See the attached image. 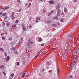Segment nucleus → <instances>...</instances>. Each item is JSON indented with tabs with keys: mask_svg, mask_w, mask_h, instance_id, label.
<instances>
[{
	"mask_svg": "<svg viewBox=\"0 0 79 79\" xmlns=\"http://www.w3.org/2000/svg\"><path fill=\"white\" fill-rule=\"evenodd\" d=\"M60 14H61V10H58L57 11V15L60 16Z\"/></svg>",
	"mask_w": 79,
	"mask_h": 79,
	"instance_id": "4",
	"label": "nucleus"
},
{
	"mask_svg": "<svg viewBox=\"0 0 79 79\" xmlns=\"http://www.w3.org/2000/svg\"><path fill=\"white\" fill-rule=\"evenodd\" d=\"M50 62H47L46 63V64L45 65H47V66H49V65H50Z\"/></svg>",
	"mask_w": 79,
	"mask_h": 79,
	"instance_id": "16",
	"label": "nucleus"
},
{
	"mask_svg": "<svg viewBox=\"0 0 79 79\" xmlns=\"http://www.w3.org/2000/svg\"><path fill=\"white\" fill-rule=\"evenodd\" d=\"M42 39H41V38H39V42H41V41H42Z\"/></svg>",
	"mask_w": 79,
	"mask_h": 79,
	"instance_id": "24",
	"label": "nucleus"
},
{
	"mask_svg": "<svg viewBox=\"0 0 79 79\" xmlns=\"http://www.w3.org/2000/svg\"><path fill=\"white\" fill-rule=\"evenodd\" d=\"M40 55V54H39L38 55Z\"/></svg>",
	"mask_w": 79,
	"mask_h": 79,
	"instance_id": "64",
	"label": "nucleus"
},
{
	"mask_svg": "<svg viewBox=\"0 0 79 79\" xmlns=\"http://www.w3.org/2000/svg\"><path fill=\"white\" fill-rule=\"evenodd\" d=\"M77 0H73V2H77Z\"/></svg>",
	"mask_w": 79,
	"mask_h": 79,
	"instance_id": "42",
	"label": "nucleus"
},
{
	"mask_svg": "<svg viewBox=\"0 0 79 79\" xmlns=\"http://www.w3.org/2000/svg\"><path fill=\"white\" fill-rule=\"evenodd\" d=\"M0 68H2V69H3V68H4V65H2V66H0Z\"/></svg>",
	"mask_w": 79,
	"mask_h": 79,
	"instance_id": "21",
	"label": "nucleus"
},
{
	"mask_svg": "<svg viewBox=\"0 0 79 79\" xmlns=\"http://www.w3.org/2000/svg\"><path fill=\"white\" fill-rule=\"evenodd\" d=\"M30 40H31L29 39V41L27 43L28 46H30L31 45V44H33V43L31 42V41Z\"/></svg>",
	"mask_w": 79,
	"mask_h": 79,
	"instance_id": "3",
	"label": "nucleus"
},
{
	"mask_svg": "<svg viewBox=\"0 0 79 79\" xmlns=\"http://www.w3.org/2000/svg\"><path fill=\"white\" fill-rule=\"evenodd\" d=\"M0 50H1V51H2V52H4L5 51V50L3 48H0Z\"/></svg>",
	"mask_w": 79,
	"mask_h": 79,
	"instance_id": "17",
	"label": "nucleus"
},
{
	"mask_svg": "<svg viewBox=\"0 0 79 79\" xmlns=\"http://www.w3.org/2000/svg\"><path fill=\"white\" fill-rule=\"evenodd\" d=\"M18 22H19V21H18V20H16V21H15V23H16V24H18Z\"/></svg>",
	"mask_w": 79,
	"mask_h": 79,
	"instance_id": "26",
	"label": "nucleus"
},
{
	"mask_svg": "<svg viewBox=\"0 0 79 79\" xmlns=\"http://www.w3.org/2000/svg\"><path fill=\"white\" fill-rule=\"evenodd\" d=\"M74 60H72V64H73V63H74Z\"/></svg>",
	"mask_w": 79,
	"mask_h": 79,
	"instance_id": "39",
	"label": "nucleus"
},
{
	"mask_svg": "<svg viewBox=\"0 0 79 79\" xmlns=\"http://www.w3.org/2000/svg\"><path fill=\"white\" fill-rule=\"evenodd\" d=\"M4 54L5 56H7V54H6V53H4Z\"/></svg>",
	"mask_w": 79,
	"mask_h": 79,
	"instance_id": "34",
	"label": "nucleus"
},
{
	"mask_svg": "<svg viewBox=\"0 0 79 79\" xmlns=\"http://www.w3.org/2000/svg\"><path fill=\"white\" fill-rule=\"evenodd\" d=\"M55 3V1H49V3H50V4H53Z\"/></svg>",
	"mask_w": 79,
	"mask_h": 79,
	"instance_id": "11",
	"label": "nucleus"
},
{
	"mask_svg": "<svg viewBox=\"0 0 79 79\" xmlns=\"http://www.w3.org/2000/svg\"><path fill=\"white\" fill-rule=\"evenodd\" d=\"M60 22H63V19L62 18L60 19Z\"/></svg>",
	"mask_w": 79,
	"mask_h": 79,
	"instance_id": "28",
	"label": "nucleus"
},
{
	"mask_svg": "<svg viewBox=\"0 0 79 79\" xmlns=\"http://www.w3.org/2000/svg\"><path fill=\"white\" fill-rule=\"evenodd\" d=\"M9 23H6V26H7L8 27L9 26Z\"/></svg>",
	"mask_w": 79,
	"mask_h": 79,
	"instance_id": "29",
	"label": "nucleus"
},
{
	"mask_svg": "<svg viewBox=\"0 0 79 79\" xmlns=\"http://www.w3.org/2000/svg\"><path fill=\"white\" fill-rule=\"evenodd\" d=\"M42 71H45V69H43L42 70Z\"/></svg>",
	"mask_w": 79,
	"mask_h": 79,
	"instance_id": "49",
	"label": "nucleus"
},
{
	"mask_svg": "<svg viewBox=\"0 0 79 79\" xmlns=\"http://www.w3.org/2000/svg\"><path fill=\"white\" fill-rule=\"evenodd\" d=\"M28 1H32V0H28Z\"/></svg>",
	"mask_w": 79,
	"mask_h": 79,
	"instance_id": "58",
	"label": "nucleus"
},
{
	"mask_svg": "<svg viewBox=\"0 0 79 79\" xmlns=\"http://www.w3.org/2000/svg\"><path fill=\"white\" fill-rule=\"evenodd\" d=\"M11 18H12V19H15V17L13 16V17H12Z\"/></svg>",
	"mask_w": 79,
	"mask_h": 79,
	"instance_id": "31",
	"label": "nucleus"
},
{
	"mask_svg": "<svg viewBox=\"0 0 79 79\" xmlns=\"http://www.w3.org/2000/svg\"><path fill=\"white\" fill-rule=\"evenodd\" d=\"M40 79H44V78H41Z\"/></svg>",
	"mask_w": 79,
	"mask_h": 79,
	"instance_id": "62",
	"label": "nucleus"
},
{
	"mask_svg": "<svg viewBox=\"0 0 79 79\" xmlns=\"http://www.w3.org/2000/svg\"><path fill=\"white\" fill-rule=\"evenodd\" d=\"M44 0H39V2H42V1H43Z\"/></svg>",
	"mask_w": 79,
	"mask_h": 79,
	"instance_id": "48",
	"label": "nucleus"
},
{
	"mask_svg": "<svg viewBox=\"0 0 79 79\" xmlns=\"http://www.w3.org/2000/svg\"><path fill=\"white\" fill-rule=\"evenodd\" d=\"M68 39H69V40H72V38L71 36H69L68 37Z\"/></svg>",
	"mask_w": 79,
	"mask_h": 79,
	"instance_id": "15",
	"label": "nucleus"
},
{
	"mask_svg": "<svg viewBox=\"0 0 79 79\" xmlns=\"http://www.w3.org/2000/svg\"><path fill=\"white\" fill-rule=\"evenodd\" d=\"M10 76L12 77H14V74L13 73H11L10 75Z\"/></svg>",
	"mask_w": 79,
	"mask_h": 79,
	"instance_id": "18",
	"label": "nucleus"
},
{
	"mask_svg": "<svg viewBox=\"0 0 79 79\" xmlns=\"http://www.w3.org/2000/svg\"><path fill=\"white\" fill-rule=\"evenodd\" d=\"M44 44H41V46H44Z\"/></svg>",
	"mask_w": 79,
	"mask_h": 79,
	"instance_id": "45",
	"label": "nucleus"
},
{
	"mask_svg": "<svg viewBox=\"0 0 79 79\" xmlns=\"http://www.w3.org/2000/svg\"><path fill=\"white\" fill-rule=\"evenodd\" d=\"M12 50H15V48H12Z\"/></svg>",
	"mask_w": 79,
	"mask_h": 79,
	"instance_id": "30",
	"label": "nucleus"
},
{
	"mask_svg": "<svg viewBox=\"0 0 79 79\" xmlns=\"http://www.w3.org/2000/svg\"><path fill=\"white\" fill-rule=\"evenodd\" d=\"M10 57L9 56H7V57L6 59V61L7 62H8L9 61H10Z\"/></svg>",
	"mask_w": 79,
	"mask_h": 79,
	"instance_id": "5",
	"label": "nucleus"
},
{
	"mask_svg": "<svg viewBox=\"0 0 79 79\" xmlns=\"http://www.w3.org/2000/svg\"><path fill=\"white\" fill-rule=\"evenodd\" d=\"M15 15V13L14 12H12L11 14V15L10 16V18H13V16H14V15Z\"/></svg>",
	"mask_w": 79,
	"mask_h": 79,
	"instance_id": "13",
	"label": "nucleus"
},
{
	"mask_svg": "<svg viewBox=\"0 0 79 79\" xmlns=\"http://www.w3.org/2000/svg\"><path fill=\"white\" fill-rule=\"evenodd\" d=\"M25 5H27V4H25Z\"/></svg>",
	"mask_w": 79,
	"mask_h": 79,
	"instance_id": "60",
	"label": "nucleus"
},
{
	"mask_svg": "<svg viewBox=\"0 0 79 79\" xmlns=\"http://www.w3.org/2000/svg\"><path fill=\"white\" fill-rule=\"evenodd\" d=\"M19 46H20V45H21V44L20 43H19Z\"/></svg>",
	"mask_w": 79,
	"mask_h": 79,
	"instance_id": "51",
	"label": "nucleus"
},
{
	"mask_svg": "<svg viewBox=\"0 0 79 79\" xmlns=\"http://www.w3.org/2000/svg\"><path fill=\"white\" fill-rule=\"evenodd\" d=\"M2 39H3V40L5 39V38L4 36H3L2 37Z\"/></svg>",
	"mask_w": 79,
	"mask_h": 79,
	"instance_id": "37",
	"label": "nucleus"
},
{
	"mask_svg": "<svg viewBox=\"0 0 79 79\" xmlns=\"http://www.w3.org/2000/svg\"><path fill=\"white\" fill-rule=\"evenodd\" d=\"M40 20V17H37L36 18V22H37V23H38L39 21H38Z\"/></svg>",
	"mask_w": 79,
	"mask_h": 79,
	"instance_id": "10",
	"label": "nucleus"
},
{
	"mask_svg": "<svg viewBox=\"0 0 79 79\" xmlns=\"http://www.w3.org/2000/svg\"><path fill=\"white\" fill-rule=\"evenodd\" d=\"M27 51L28 52H29V53H32V48H31L30 47L28 48Z\"/></svg>",
	"mask_w": 79,
	"mask_h": 79,
	"instance_id": "1",
	"label": "nucleus"
},
{
	"mask_svg": "<svg viewBox=\"0 0 79 79\" xmlns=\"http://www.w3.org/2000/svg\"><path fill=\"white\" fill-rule=\"evenodd\" d=\"M43 11H44V12H45V10H43Z\"/></svg>",
	"mask_w": 79,
	"mask_h": 79,
	"instance_id": "56",
	"label": "nucleus"
},
{
	"mask_svg": "<svg viewBox=\"0 0 79 79\" xmlns=\"http://www.w3.org/2000/svg\"><path fill=\"white\" fill-rule=\"evenodd\" d=\"M47 24H50V23H51V21H48L47 22Z\"/></svg>",
	"mask_w": 79,
	"mask_h": 79,
	"instance_id": "27",
	"label": "nucleus"
},
{
	"mask_svg": "<svg viewBox=\"0 0 79 79\" xmlns=\"http://www.w3.org/2000/svg\"><path fill=\"white\" fill-rule=\"evenodd\" d=\"M19 12H21V9H19Z\"/></svg>",
	"mask_w": 79,
	"mask_h": 79,
	"instance_id": "46",
	"label": "nucleus"
},
{
	"mask_svg": "<svg viewBox=\"0 0 79 79\" xmlns=\"http://www.w3.org/2000/svg\"><path fill=\"white\" fill-rule=\"evenodd\" d=\"M15 54H18V52H17V51H16L15 52Z\"/></svg>",
	"mask_w": 79,
	"mask_h": 79,
	"instance_id": "44",
	"label": "nucleus"
},
{
	"mask_svg": "<svg viewBox=\"0 0 79 79\" xmlns=\"http://www.w3.org/2000/svg\"><path fill=\"white\" fill-rule=\"evenodd\" d=\"M45 68H46L47 69H49V67H48V65H45Z\"/></svg>",
	"mask_w": 79,
	"mask_h": 79,
	"instance_id": "14",
	"label": "nucleus"
},
{
	"mask_svg": "<svg viewBox=\"0 0 79 79\" xmlns=\"http://www.w3.org/2000/svg\"><path fill=\"white\" fill-rule=\"evenodd\" d=\"M31 19H32V18L31 17H30L29 18V21H31Z\"/></svg>",
	"mask_w": 79,
	"mask_h": 79,
	"instance_id": "33",
	"label": "nucleus"
},
{
	"mask_svg": "<svg viewBox=\"0 0 79 79\" xmlns=\"http://www.w3.org/2000/svg\"><path fill=\"white\" fill-rule=\"evenodd\" d=\"M64 12L65 13H67L68 11V9H67V8H66V7H65L64 9Z\"/></svg>",
	"mask_w": 79,
	"mask_h": 79,
	"instance_id": "8",
	"label": "nucleus"
},
{
	"mask_svg": "<svg viewBox=\"0 0 79 79\" xmlns=\"http://www.w3.org/2000/svg\"><path fill=\"white\" fill-rule=\"evenodd\" d=\"M31 27H32V26H31V25L29 27V28H31Z\"/></svg>",
	"mask_w": 79,
	"mask_h": 79,
	"instance_id": "47",
	"label": "nucleus"
},
{
	"mask_svg": "<svg viewBox=\"0 0 79 79\" xmlns=\"http://www.w3.org/2000/svg\"><path fill=\"white\" fill-rule=\"evenodd\" d=\"M54 18L55 19H56H56H58V17L57 16L54 17Z\"/></svg>",
	"mask_w": 79,
	"mask_h": 79,
	"instance_id": "23",
	"label": "nucleus"
},
{
	"mask_svg": "<svg viewBox=\"0 0 79 79\" xmlns=\"http://www.w3.org/2000/svg\"><path fill=\"white\" fill-rule=\"evenodd\" d=\"M6 14L5 13H3L2 15V16H6Z\"/></svg>",
	"mask_w": 79,
	"mask_h": 79,
	"instance_id": "22",
	"label": "nucleus"
},
{
	"mask_svg": "<svg viewBox=\"0 0 79 79\" xmlns=\"http://www.w3.org/2000/svg\"><path fill=\"white\" fill-rule=\"evenodd\" d=\"M70 77H71V78H73V76H71Z\"/></svg>",
	"mask_w": 79,
	"mask_h": 79,
	"instance_id": "54",
	"label": "nucleus"
},
{
	"mask_svg": "<svg viewBox=\"0 0 79 79\" xmlns=\"http://www.w3.org/2000/svg\"><path fill=\"white\" fill-rule=\"evenodd\" d=\"M22 27L23 31H26V29H25V27H24V25L23 24H22Z\"/></svg>",
	"mask_w": 79,
	"mask_h": 79,
	"instance_id": "7",
	"label": "nucleus"
},
{
	"mask_svg": "<svg viewBox=\"0 0 79 79\" xmlns=\"http://www.w3.org/2000/svg\"><path fill=\"white\" fill-rule=\"evenodd\" d=\"M74 53H76V55L77 54V51H76L75 52H74Z\"/></svg>",
	"mask_w": 79,
	"mask_h": 79,
	"instance_id": "40",
	"label": "nucleus"
},
{
	"mask_svg": "<svg viewBox=\"0 0 79 79\" xmlns=\"http://www.w3.org/2000/svg\"><path fill=\"white\" fill-rule=\"evenodd\" d=\"M17 1L18 3H19V2H20V1H19V0H17Z\"/></svg>",
	"mask_w": 79,
	"mask_h": 79,
	"instance_id": "38",
	"label": "nucleus"
},
{
	"mask_svg": "<svg viewBox=\"0 0 79 79\" xmlns=\"http://www.w3.org/2000/svg\"><path fill=\"white\" fill-rule=\"evenodd\" d=\"M53 13V11L52 10V11L48 14V16H50L51 15H52V14Z\"/></svg>",
	"mask_w": 79,
	"mask_h": 79,
	"instance_id": "12",
	"label": "nucleus"
},
{
	"mask_svg": "<svg viewBox=\"0 0 79 79\" xmlns=\"http://www.w3.org/2000/svg\"><path fill=\"white\" fill-rule=\"evenodd\" d=\"M56 9L57 10H60V6H61L60 5V4H58L57 5H56Z\"/></svg>",
	"mask_w": 79,
	"mask_h": 79,
	"instance_id": "2",
	"label": "nucleus"
},
{
	"mask_svg": "<svg viewBox=\"0 0 79 79\" xmlns=\"http://www.w3.org/2000/svg\"><path fill=\"white\" fill-rule=\"evenodd\" d=\"M76 57H75V60H76V59H77V56H76Z\"/></svg>",
	"mask_w": 79,
	"mask_h": 79,
	"instance_id": "41",
	"label": "nucleus"
},
{
	"mask_svg": "<svg viewBox=\"0 0 79 79\" xmlns=\"http://www.w3.org/2000/svg\"><path fill=\"white\" fill-rule=\"evenodd\" d=\"M75 66H74V65L73 64H71L70 65V67H71V69H72V68H73Z\"/></svg>",
	"mask_w": 79,
	"mask_h": 79,
	"instance_id": "9",
	"label": "nucleus"
},
{
	"mask_svg": "<svg viewBox=\"0 0 79 79\" xmlns=\"http://www.w3.org/2000/svg\"><path fill=\"white\" fill-rule=\"evenodd\" d=\"M9 40H12V38H11V37L9 38Z\"/></svg>",
	"mask_w": 79,
	"mask_h": 79,
	"instance_id": "25",
	"label": "nucleus"
},
{
	"mask_svg": "<svg viewBox=\"0 0 79 79\" xmlns=\"http://www.w3.org/2000/svg\"><path fill=\"white\" fill-rule=\"evenodd\" d=\"M3 14V12H1L0 13V15H2V14Z\"/></svg>",
	"mask_w": 79,
	"mask_h": 79,
	"instance_id": "43",
	"label": "nucleus"
},
{
	"mask_svg": "<svg viewBox=\"0 0 79 79\" xmlns=\"http://www.w3.org/2000/svg\"><path fill=\"white\" fill-rule=\"evenodd\" d=\"M17 65H19V62H18L17 63Z\"/></svg>",
	"mask_w": 79,
	"mask_h": 79,
	"instance_id": "32",
	"label": "nucleus"
},
{
	"mask_svg": "<svg viewBox=\"0 0 79 79\" xmlns=\"http://www.w3.org/2000/svg\"><path fill=\"white\" fill-rule=\"evenodd\" d=\"M37 57H38V56H36V58H37Z\"/></svg>",
	"mask_w": 79,
	"mask_h": 79,
	"instance_id": "53",
	"label": "nucleus"
},
{
	"mask_svg": "<svg viewBox=\"0 0 79 79\" xmlns=\"http://www.w3.org/2000/svg\"><path fill=\"white\" fill-rule=\"evenodd\" d=\"M57 71V74H58L59 73V69H58Z\"/></svg>",
	"mask_w": 79,
	"mask_h": 79,
	"instance_id": "35",
	"label": "nucleus"
},
{
	"mask_svg": "<svg viewBox=\"0 0 79 79\" xmlns=\"http://www.w3.org/2000/svg\"><path fill=\"white\" fill-rule=\"evenodd\" d=\"M9 79H12L11 78H10Z\"/></svg>",
	"mask_w": 79,
	"mask_h": 79,
	"instance_id": "59",
	"label": "nucleus"
},
{
	"mask_svg": "<svg viewBox=\"0 0 79 79\" xmlns=\"http://www.w3.org/2000/svg\"><path fill=\"white\" fill-rule=\"evenodd\" d=\"M2 9L3 10H8V9H9V6H7L5 7H2Z\"/></svg>",
	"mask_w": 79,
	"mask_h": 79,
	"instance_id": "6",
	"label": "nucleus"
},
{
	"mask_svg": "<svg viewBox=\"0 0 79 79\" xmlns=\"http://www.w3.org/2000/svg\"><path fill=\"white\" fill-rule=\"evenodd\" d=\"M25 54H26V53H24V54H23V55H24V56H25Z\"/></svg>",
	"mask_w": 79,
	"mask_h": 79,
	"instance_id": "52",
	"label": "nucleus"
},
{
	"mask_svg": "<svg viewBox=\"0 0 79 79\" xmlns=\"http://www.w3.org/2000/svg\"><path fill=\"white\" fill-rule=\"evenodd\" d=\"M66 44H67V43H68V42L66 41Z\"/></svg>",
	"mask_w": 79,
	"mask_h": 79,
	"instance_id": "61",
	"label": "nucleus"
},
{
	"mask_svg": "<svg viewBox=\"0 0 79 79\" xmlns=\"http://www.w3.org/2000/svg\"><path fill=\"white\" fill-rule=\"evenodd\" d=\"M53 50H55V48H53Z\"/></svg>",
	"mask_w": 79,
	"mask_h": 79,
	"instance_id": "57",
	"label": "nucleus"
},
{
	"mask_svg": "<svg viewBox=\"0 0 79 79\" xmlns=\"http://www.w3.org/2000/svg\"><path fill=\"white\" fill-rule=\"evenodd\" d=\"M26 73H23V74H22V77H24V76H25V75H26Z\"/></svg>",
	"mask_w": 79,
	"mask_h": 79,
	"instance_id": "20",
	"label": "nucleus"
},
{
	"mask_svg": "<svg viewBox=\"0 0 79 79\" xmlns=\"http://www.w3.org/2000/svg\"><path fill=\"white\" fill-rule=\"evenodd\" d=\"M23 64H25V63H26V60H23Z\"/></svg>",
	"mask_w": 79,
	"mask_h": 79,
	"instance_id": "19",
	"label": "nucleus"
},
{
	"mask_svg": "<svg viewBox=\"0 0 79 79\" xmlns=\"http://www.w3.org/2000/svg\"><path fill=\"white\" fill-rule=\"evenodd\" d=\"M5 34H6V35H7V34H8L7 33H5Z\"/></svg>",
	"mask_w": 79,
	"mask_h": 79,
	"instance_id": "55",
	"label": "nucleus"
},
{
	"mask_svg": "<svg viewBox=\"0 0 79 79\" xmlns=\"http://www.w3.org/2000/svg\"><path fill=\"white\" fill-rule=\"evenodd\" d=\"M41 51V50H40V51H39L38 52V53H40V52Z\"/></svg>",
	"mask_w": 79,
	"mask_h": 79,
	"instance_id": "50",
	"label": "nucleus"
},
{
	"mask_svg": "<svg viewBox=\"0 0 79 79\" xmlns=\"http://www.w3.org/2000/svg\"><path fill=\"white\" fill-rule=\"evenodd\" d=\"M3 74L5 76H6V73H5V72H3Z\"/></svg>",
	"mask_w": 79,
	"mask_h": 79,
	"instance_id": "36",
	"label": "nucleus"
},
{
	"mask_svg": "<svg viewBox=\"0 0 79 79\" xmlns=\"http://www.w3.org/2000/svg\"><path fill=\"white\" fill-rule=\"evenodd\" d=\"M70 69H72L71 68V67H70Z\"/></svg>",
	"mask_w": 79,
	"mask_h": 79,
	"instance_id": "63",
	"label": "nucleus"
}]
</instances>
